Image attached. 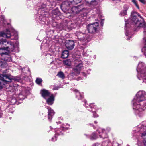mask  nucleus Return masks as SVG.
I'll return each mask as SVG.
<instances>
[{
    "label": "nucleus",
    "instance_id": "e433bc0d",
    "mask_svg": "<svg viewBox=\"0 0 146 146\" xmlns=\"http://www.w3.org/2000/svg\"><path fill=\"white\" fill-rule=\"evenodd\" d=\"M128 33H127V32H126L125 33V35H126V36H127L128 35Z\"/></svg>",
    "mask_w": 146,
    "mask_h": 146
},
{
    "label": "nucleus",
    "instance_id": "20e7f679",
    "mask_svg": "<svg viewBox=\"0 0 146 146\" xmlns=\"http://www.w3.org/2000/svg\"><path fill=\"white\" fill-rule=\"evenodd\" d=\"M137 70L138 73L137 76L139 79L141 80L139 78L140 76L142 78L143 80L144 78L146 77V66L143 62H139Z\"/></svg>",
    "mask_w": 146,
    "mask_h": 146
},
{
    "label": "nucleus",
    "instance_id": "1a4fd4ad",
    "mask_svg": "<svg viewBox=\"0 0 146 146\" xmlns=\"http://www.w3.org/2000/svg\"><path fill=\"white\" fill-rule=\"evenodd\" d=\"M66 46L69 50H72L74 46V43L72 40H68L66 41Z\"/></svg>",
    "mask_w": 146,
    "mask_h": 146
},
{
    "label": "nucleus",
    "instance_id": "4be33fe9",
    "mask_svg": "<svg viewBox=\"0 0 146 146\" xmlns=\"http://www.w3.org/2000/svg\"><path fill=\"white\" fill-rule=\"evenodd\" d=\"M57 75L58 77L62 79H64L65 78V75L64 73L61 71L59 72L57 74Z\"/></svg>",
    "mask_w": 146,
    "mask_h": 146
},
{
    "label": "nucleus",
    "instance_id": "c85d7f7f",
    "mask_svg": "<svg viewBox=\"0 0 146 146\" xmlns=\"http://www.w3.org/2000/svg\"><path fill=\"white\" fill-rule=\"evenodd\" d=\"M4 16H2L0 17V22H1V23H4Z\"/></svg>",
    "mask_w": 146,
    "mask_h": 146
},
{
    "label": "nucleus",
    "instance_id": "2f4dec72",
    "mask_svg": "<svg viewBox=\"0 0 146 146\" xmlns=\"http://www.w3.org/2000/svg\"><path fill=\"white\" fill-rule=\"evenodd\" d=\"M132 2H133L135 5V6L137 7V8L139 9V7L137 3V1L136 0H132Z\"/></svg>",
    "mask_w": 146,
    "mask_h": 146
},
{
    "label": "nucleus",
    "instance_id": "aec40b11",
    "mask_svg": "<svg viewBox=\"0 0 146 146\" xmlns=\"http://www.w3.org/2000/svg\"><path fill=\"white\" fill-rule=\"evenodd\" d=\"M53 16L54 17H56L60 15V12L58 10H54L52 11Z\"/></svg>",
    "mask_w": 146,
    "mask_h": 146
},
{
    "label": "nucleus",
    "instance_id": "4c0bfd02",
    "mask_svg": "<svg viewBox=\"0 0 146 146\" xmlns=\"http://www.w3.org/2000/svg\"><path fill=\"white\" fill-rule=\"evenodd\" d=\"M113 1H118L119 0H112Z\"/></svg>",
    "mask_w": 146,
    "mask_h": 146
},
{
    "label": "nucleus",
    "instance_id": "2eb2a0df",
    "mask_svg": "<svg viewBox=\"0 0 146 146\" xmlns=\"http://www.w3.org/2000/svg\"><path fill=\"white\" fill-rule=\"evenodd\" d=\"M86 1L91 6H96L98 3L97 0H86Z\"/></svg>",
    "mask_w": 146,
    "mask_h": 146
},
{
    "label": "nucleus",
    "instance_id": "5701e85b",
    "mask_svg": "<svg viewBox=\"0 0 146 146\" xmlns=\"http://www.w3.org/2000/svg\"><path fill=\"white\" fill-rule=\"evenodd\" d=\"M7 66V64L4 61H0V67L1 68H4Z\"/></svg>",
    "mask_w": 146,
    "mask_h": 146
},
{
    "label": "nucleus",
    "instance_id": "a18cd8bd",
    "mask_svg": "<svg viewBox=\"0 0 146 146\" xmlns=\"http://www.w3.org/2000/svg\"><path fill=\"white\" fill-rule=\"evenodd\" d=\"M129 40V39H128V38H127V40Z\"/></svg>",
    "mask_w": 146,
    "mask_h": 146
},
{
    "label": "nucleus",
    "instance_id": "473e14b6",
    "mask_svg": "<svg viewBox=\"0 0 146 146\" xmlns=\"http://www.w3.org/2000/svg\"><path fill=\"white\" fill-rule=\"evenodd\" d=\"M58 135V133H56V134H55V137H54V138L55 139V140H54V137H52V141H54L56 140V135Z\"/></svg>",
    "mask_w": 146,
    "mask_h": 146
},
{
    "label": "nucleus",
    "instance_id": "9d476101",
    "mask_svg": "<svg viewBox=\"0 0 146 146\" xmlns=\"http://www.w3.org/2000/svg\"><path fill=\"white\" fill-rule=\"evenodd\" d=\"M104 130H103L102 128H99L97 131L96 134H98L100 138H102L104 139L107 137V135L105 133Z\"/></svg>",
    "mask_w": 146,
    "mask_h": 146
},
{
    "label": "nucleus",
    "instance_id": "7ed1b4c3",
    "mask_svg": "<svg viewBox=\"0 0 146 146\" xmlns=\"http://www.w3.org/2000/svg\"><path fill=\"white\" fill-rule=\"evenodd\" d=\"M131 23L137 28L143 27L146 30V23L143 21L142 17L138 13L132 11L131 14Z\"/></svg>",
    "mask_w": 146,
    "mask_h": 146
},
{
    "label": "nucleus",
    "instance_id": "c756f323",
    "mask_svg": "<svg viewBox=\"0 0 146 146\" xmlns=\"http://www.w3.org/2000/svg\"><path fill=\"white\" fill-rule=\"evenodd\" d=\"M89 107L90 108H94V109H95L96 110H98L97 109H96V106H95L93 104H91L89 105Z\"/></svg>",
    "mask_w": 146,
    "mask_h": 146
},
{
    "label": "nucleus",
    "instance_id": "09e8293b",
    "mask_svg": "<svg viewBox=\"0 0 146 146\" xmlns=\"http://www.w3.org/2000/svg\"><path fill=\"white\" fill-rule=\"evenodd\" d=\"M1 117V116H0V117Z\"/></svg>",
    "mask_w": 146,
    "mask_h": 146
},
{
    "label": "nucleus",
    "instance_id": "79ce46f5",
    "mask_svg": "<svg viewBox=\"0 0 146 146\" xmlns=\"http://www.w3.org/2000/svg\"><path fill=\"white\" fill-rule=\"evenodd\" d=\"M94 123H97V122H96V121H94Z\"/></svg>",
    "mask_w": 146,
    "mask_h": 146
},
{
    "label": "nucleus",
    "instance_id": "f8f14e48",
    "mask_svg": "<svg viewBox=\"0 0 146 146\" xmlns=\"http://www.w3.org/2000/svg\"><path fill=\"white\" fill-rule=\"evenodd\" d=\"M47 108L48 109V119L49 121H51L52 118V116L54 114L53 110H52L51 108L49 107H47Z\"/></svg>",
    "mask_w": 146,
    "mask_h": 146
},
{
    "label": "nucleus",
    "instance_id": "423d86ee",
    "mask_svg": "<svg viewBox=\"0 0 146 146\" xmlns=\"http://www.w3.org/2000/svg\"><path fill=\"white\" fill-rule=\"evenodd\" d=\"M12 80L11 76L9 75H0V90L4 87L5 84H8L11 82Z\"/></svg>",
    "mask_w": 146,
    "mask_h": 146
},
{
    "label": "nucleus",
    "instance_id": "a211bd4d",
    "mask_svg": "<svg viewBox=\"0 0 146 146\" xmlns=\"http://www.w3.org/2000/svg\"><path fill=\"white\" fill-rule=\"evenodd\" d=\"M79 7V6L74 7L72 8V11L74 14H77L81 11Z\"/></svg>",
    "mask_w": 146,
    "mask_h": 146
},
{
    "label": "nucleus",
    "instance_id": "f3484780",
    "mask_svg": "<svg viewBox=\"0 0 146 146\" xmlns=\"http://www.w3.org/2000/svg\"><path fill=\"white\" fill-rule=\"evenodd\" d=\"M124 10H123L120 13V15L121 16H123L127 14V11L129 8L128 5H125L123 7Z\"/></svg>",
    "mask_w": 146,
    "mask_h": 146
},
{
    "label": "nucleus",
    "instance_id": "412c9836",
    "mask_svg": "<svg viewBox=\"0 0 146 146\" xmlns=\"http://www.w3.org/2000/svg\"><path fill=\"white\" fill-rule=\"evenodd\" d=\"M75 92H76V96L77 98L78 99H80L82 98V95L77 90H75Z\"/></svg>",
    "mask_w": 146,
    "mask_h": 146
},
{
    "label": "nucleus",
    "instance_id": "6e6552de",
    "mask_svg": "<svg viewBox=\"0 0 146 146\" xmlns=\"http://www.w3.org/2000/svg\"><path fill=\"white\" fill-rule=\"evenodd\" d=\"M88 32L91 33H97L99 29V25L98 22L88 25L87 26Z\"/></svg>",
    "mask_w": 146,
    "mask_h": 146
},
{
    "label": "nucleus",
    "instance_id": "6ab92c4d",
    "mask_svg": "<svg viewBox=\"0 0 146 146\" xmlns=\"http://www.w3.org/2000/svg\"><path fill=\"white\" fill-rule=\"evenodd\" d=\"M69 55V52L68 50H66L63 51L62 52L61 57L63 58H67Z\"/></svg>",
    "mask_w": 146,
    "mask_h": 146
},
{
    "label": "nucleus",
    "instance_id": "c9c22d12",
    "mask_svg": "<svg viewBox=\"0 0 146 146\" xmlns=\"http://www.w3.org/2000/svg\"><path fill=\"white\" fill-rule=\"evenodd\" d=\"M54 90H58V88H56V87H54L53 88V89Z\"/></svg>",
    "mask_w": 146,
    "mask_h": 146
},
{
    "label": "nucleus",
    "instance_id": "72a5a7b5",
    "mask_svg": "<svg viewBox=\"0 0 146 146\" xmlns=\"http://www.w3.org/2000/svg\"><path fill=\"white\" fill-rule=\"evenodd\" d=\"M93 117H97L98 116V115L96 114L95 112H94L93 113Z\"/></svg>",
    "mask_w": 146,
    "mask_h": 146
},
{
    "label": "nucleus",
    "instance_id": "dca6fc26",
    "mask_svg": "<svg viewBox=\"0 0 146 146\" xmlns=\"http://www.w3.org/2000/svg\"><path fill=\"white\" fill-rule=\"evenodd\" d=\"M54 100V97L53 95L52 94L49 96V98L46 100L47 103L49 105H52Z\"/></svg>",
    "mask_w": 146,
    "mask_h": 146
},
{
    "label": "nucleus",
    "instance_id": "4468645a",
    "mask_svg": "<svg viewBox=\"0 0 146 146\" xmlns=\"http://www.w3.org/2000/svg\"><path fill=\"white\" fill-rule=\"evenodd\" d=\"M72 2L70 1H65L63 2L61 5V7L66 9H69V7L71 4Z\"/></svg>",
    "mask_w": 146,
    "mask_h": 146
},
{
    "label": "nucleus",
    "instance_id": "ea45409f",
    "mask_svg": "<svg viewBox=\"0 0 146 146\" xmlns=\"http://www.w3.org/2000/svg\"><path fill=\"white\" fill-rule=\"evenodd\" d=\"M85 74L84 73H83V75L85 76Z\"/></svg>",
    "mask_w": 146,
    "mask_h": 146
},
{
    "label": "nucleus",
    "instance_id": "a19ab883",
    "mask_svg": "<svg viewBox=\"0 0 146 146\" xmlns=\"http://www.w3.org/2000/svg\"><path fill=\"white\" fill-rule=\"evenodd\" d=\"M145 145L146 146V141L145 143Z\"/></svg>",
    "mask_w": 146,
    "mask_h": 146
},
{
    "label": "nucleus",
    "instance_id": "de8ad7c7",
    "mask_svg": "<svg viewBox=\"0 0 146 146\" xmlns=\"http://www.w3.org/2000/svg\"><path fill=\"white\" fill-rule=\"evenodd\" d=\"M125 21V22H126V21Z\"/></svg>",
    "mask_w": 146,
    "mask_h": 146
},
{
    "label": "nucleus",
    "instance_id": "a878e982",
    "mask_svg": "<svg viewBox=\"0 0 146 146\" xmlns=\"http://www.w3.org/2000/svg\"><path fill=\"white\" fill-rule=\"evenodd\" d=\"M87 15V13H84L83 14H81L80 16V17L81 18V20H84V19L86 18V17Z\"/></svg>",
    "mask_w": 146,
    "mask_h": 146
},
{
    "label": "nucleus",
    "instance_id": "bb28decb",
    "mask_svg": "<svg viewBox=\"0 0 146 146\" xmlns=\"http://www.w3.org/2000/svg\"><path fill=\"white\" fill-rule=\"evenodd\" d=\"M97 137V136L94 133H93L92 135L90 136V139L91 140H93L96 139Z\"/></svg>",
    "mask_w": 146,
    "mask_h": 146
},
{
    "label": "nucleus",
    "instance_id": "0eeeda50",
    "mask_svg": "<svg viewBox=\"0 0 146 146\" xmlns=\"http://www.w3.org/2000/svg\"><path fill=\"white\" fill-rule=\"evenodd\" d=\"M75 35L77 38L82 42L86 43L88 42L90 40L89 35L87 34L77 31L76 32Z\"/></svg>",
    "mask_w": 146,
    "mask_h": 146
},
{
    "label": "nucleus",
    "instance_id": "39448f33",
    "mask_svg": "<svg viewBox=\"0 0 146 146\" xmlns=\"http://www.w3.org/2000/svg\"><path fill=\"white\" fill-rule=\"evenodd\" d=\"M82 66L83 64L81 62L79 63L76 65L74 68L73 72L68 75V79L70 80H72L74 78L75 76L78 75Z\"/></svg>",
    "mask_w": 146,
    "mask_h": 146
},
{
    "label": "nucleus",
    "instance_id": "7c9ffc66",
    "mask_svg": "<svg viewBox=\"0 0 146 146\" xmlns=\"http://www.w3.org/2000/svg\"><path fill=\"white\" fill-rule=\"evenodd\" d=\"M14 38H11V40H16L18 38L17 34V33H15L14 35Z\"/></svg>",
    "mask_w": 146,
    "mask_h": 146
},
{
    "label": "nucleus",
    "instance_id": "f704fd0d",
    "mask_svg": "<svg viewBox=\"0 0 146 146\" xmlns=\"http://www.w3.org/2000/svg\"><path fill=\"white\" fill-rule=\"evenodd\" d=\"M143 82H144L145 83H146V78H144V79L143 80Z\"/></svg>",
    "mask_w": 146,
    "mask_h": 146
},
{
    "label": "nucleus",
    "instance_id": "393cba45",
    "mask_svg": "<svg viewBox=\"0 0 146 146\" xmlns=\"http://www.w3.org/2000/svg\"><path fill=\"white\" fill-rule=\"evenodd\" d=\"M42 80L41 78H37L36 80V82L38 84L40 85L42 82Z\"/></svg>",
    "mask_w": 146,
    "mask_h": 146
},
{
    "label": "nucleus",
    "instance_id": "ddd939ff",
    "mask_svg": "<svg viewBox=\"0 0 146 146\" xmlns=\"http://www.w3.org/2000/svg\"><path fill=\"white\" fill-rule=\"evenodd\" d=\"M2 59L4 61L7 62H11L12 59L11 56L8 54L7 52H5L3 55H2Z\"/></svg>",
    "mask_w": 146,
    "mask_h": 146
},
{
    "label": "nucleus",
    "instance_id": "b1692460",
    "mask_svg": "<svg viewBox=\"0 0 146 146\" xmlns=\"http://www.w3.org/2000/svg\"><path fill=\"white\" fill-rule=\"evenodd\" d=\"M64 62L65 64L69 66H70L71 64V62L70 59H67L64 60Z\"/></svg>",
    "mask_w": 146,
    "mask_h": 146
},
{
    "label": "nucleus",
    "instance_id": "58836bf2",
    "mask_svg": "<svg viewBox=\"0 0 146 146\" xmlns=\"http://www.w3.org/2000/svg\"><path fill=\"white\" fill-rule=\"evenodd\" d=\"M9 86H10V88H13V86H11L10 85H9Z\"/></svg>",
    "mask_w": 146,
    "mask_h": 146
},
{
    "label": "nucleus",
    "instance_id": "49530a36",
    "mask_svg": "<svg viewBox=\"0 0 146 146\" xmlns=\"http://www.w3.org/2000/svg\"><path fill=\"white\" fill-rule=\"evenodd\" d=\"M145 44H146V40H145Z\"/></svg>",
    "mask_w": 146,
    "mask_h": 146
},
{
    "label": "nucleus",
    "instance_id": "37998d69",
    "mask_svg": "<svg viewBox=\"0 0 146 146\" xmlns=\"http://www.w3.org/2000/svg\"><path fill=\"white\" fill-rule=\"evenodd\" d=\"M84 55H85V56H87V55H86L85 54H84Z\"/></svg>",
    "mask_w": 146,
    "mask_h": 146
},
{
    "label": "nucleus",
    "instance_id": "cd10ccee",
    "mask_svg": "<svg viewBox=\"0 0 146 146\" xmlns=\"http://www.w3.org/2000/svg\"><path fill=\"white\" fill-rule=\"evenodd\" d=\"M82 0H70V2H74L76 4L80 3Z\"/></svg>",
    "mask_w": 146,
    "mask_h": 146
},
{
    "label": "nucleus",
    "instance_id": "9b49d317",
    "mask_svg": "<svg viewBox=\"0 0 146 146\" xmlns=\"http://www.w3.org/2000/svg\"><path fill=\"white\" fill-rule=\"evenodd\" d=\"M40 93L42 96L45 99L51 95L48 91L44 89L42 90Z\"/></svg>",
    "mask_w": 146,
    "mask_h": 146
},
{
    "label": "nucleus",
    "instance_id": "f257e3e1",
    "mask_svg": "<svg viewBox=\"0 0 146 146\" xmlns=\"http://www.w3.org/2000/svg\"><path fill=\"white\" fill-rule=\"evenodd\" d=\"M146 94L145 91H140L136 94L133 100V108L135 110V112L138 114L139 111L144 110L146 108Z\"/></svg>",
    "mask_w": 146,
    "mask_h": 146
},
{
    "label": "nucleus",
    "instance_id": "c03bdc74",
    "mask_svg": "<svg viewBox=\"0 0 146 146\" xmlns=\"http://www.w3.org/2000/svg\"><path fill=\"white\" fill-rule=\"evenodd\" d=\"M86 101H85V103H86Z\"/></svg>",
    "mask_w": 146,
    "mask_h": 146
},
{
    "label": "nucleus",
    "instance_id": "f03ea898",
    "mask_svg": "<svg viewBox=\"0 0 146 146\" xmlns=\"http://www.w3.org/2000/svg\"><path fill=\"white\" fill-rule=\"evenodd\" d=\"M12 37L10 34V32L7 30L5 33L1 32L0 34V46L2 47L0 48V54L3 55L5 54V51L9 52L10 51H12L14 49V43L11 41H7L5 39H4L3 37L7 38Z\"/></svg>",
    "mask_w": 146,
    "mask_h": 146
}]
</instances>
